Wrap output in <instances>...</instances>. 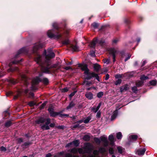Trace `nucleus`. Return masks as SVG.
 <instances>
[{"instance_id":"obj_30","label":"nucleus","mask_w":157,"mask_h":157,"mask_svg":"<svg viewBox=\"0 0 157 157\" xmlns=\"http://www.w3.org/2000/svg\"><path fill=\"white\" fill-rule=\"evenodd\" d=\"M69 151L71 153L73 154H76L78 152L77 149L75 148L71 149Z\"/></svg>"},{"instance_id":"obj_53","label":"nucleus","mask_w":157,"mask_h":157,"mask_svg":"<svg viewBox=\"0 0 157 157\" xmlns=\"http://www.w3.org/2000/svg\"><path fill=\"white\" fill-rule=\"evenodd\" d=\"M90 55L92 56H94V57L95 56V52L94 51H92L91 52Z\"/></svg>"},{"instance_id":"obj_18","label":"nucleus","mask_w":157,"mask_h":157,"mask_svg":"<svg viewBox=\"0 0 157 157\" xmlns=\"http://www.w3.org/2000/svg\"><path fill=\"white\" fill-rule=\"evenodd\" d=\"M101 105V103H99L98 106L96 107L95 106H94L91 109V110L95 113H96L98 110Z\"/></svg>"},{"instance_id":"obj_45","label":"nucleus","mask_w":157,"mask_h":157,"mask_svg":"<svg viewBox=\"0 0 157 157\" xmlns=\"http://www.w3.org/2000/svg\"><path fill=\"white\" fill-rule=\"evenodd\" d=\"M92 26L95 28H96L98 27V24L96 23H94L92 24Z\"/></svg>"},{"instance_id":"obj_40","label":"nucleus","mask_w":157,"mask_h":157,"mask_svg":"<svg viewBox=\"0 0 157 157\" xmlns=\"http://www.w3.org/2000/svg\"><path fill=\"white\" fill-rule=\"evenodd\" d=\"M121 82V79H118L115 82V84L116 85H117L120 84Z\"/></svg>"},{"instance_id":"obj_49","label":"nucleus","mask_w":157,"mask_h":157,"mask_svg":"<svg viewBox=\"0 0 157 157\" xmlns=\"http://www.w3.org/2000/svg\"><path fill=\"white\" fill-rule=\"evenodd\" d=\"M76 92V91H75L71 93L69 95V97L71 98L72 97L75 95Z\"/></svg>"},{"instance_id":"obj_7","label":"nucleus","mask_w":157,"mask_h":157,"mask_svg":"<svg viewBox=\"0 0 157 157\" xmlns=\"http://www.w3.org/2000/svg\"><path fill=\"white\" fill-rule=\"evenodd\" d=\"M48 110L52 117H54L58 115H59L60 117H67L69 116L68 114H61L59 113L55 112L54 111V109L51 107H49Z\"/></svg>"},{"instance_id":"obj_27","label":"nucleus","mask_w":157,"mask_h":157,"mask_svg":"<svg viewBox=\"0 0 157 157\" xmlns=\"http://www.w3.org/2000/svg\"><path fill=\"white\" fill-rule=\"evenodd\" d=\"M144 82V81H143L142 80L140 81H139L136 82V86L137 87H140L143 85Z\"/></svg>"},{"instance_id":"obj_25","label":"nucleus","mask_w":157,"mask_h":157,"mask_svg":"<svg viewBox=\"0 0 157 157\" xmlns=\"http://www.w3.org/2000/svg\"><path fill=\"white\" fill-rule=\"evenodd\" d=\"M94 70L96 71H98L99 70L100 68V66L99 64H98L97 63H96L94 65Z\"/></svg>"},{"instance_id":"obj_16","label":"nucleus","mask_w":157,"mask_h":157,"mask_svg":"<svg viewBox=\"0 0 157 157\" xmlns=\"http://www.w3.org/2000/svg\"><path fill=\"white\" fill-rule=\"evenodd\" d=\"M138 137L136 135H130L128 137V140L129 142H132L136 140Z\"/></svg>"},{"instance_id":"obj_10","label":"nucleus","mask_w":157,"mask_h":157,"mask_svg":"<svg viewBox=\"0 0 157 157\" xmlns=\"http://www.w3.org/2000/svg\"><path fill=\"white\" fill-rule=\"evenodd\" d=\"M22 60V59H21L20 61L15 60L12 62L10 63L9 64V66L10 67V68L8 70V71H18V68L17 67H15L14 68L10 67L11 66L12 64H17L19 63Z\"/></svg>"},{"instance_id":"obj_22","label":"nucleus","mask_w":157,"mask_h":157,"mask_svg":"<svg viewBox=\"0 0 157 157\" xmlns=\"http://www.w3.org/2000/svg\"><path fill=\"white\" fill-rule=\"evenodd\" d=\"M118 115V111L117 110H116L113 113V114L111 116V120L113 121L117 117Z\"/></svg>"},{"instance_id":"obj_61","label":"nucleus","mask_w":157,"mask_h":157,"mask_svg":"<svg viewBox=\"0 0 157 157\" xmlns=\"http://www.w3.org/2000/svg\"><path fill=\"white\" fill-rule=\"evenodd\" d=\"M52 155L50 153H49L46 155V157H51Z\"/></svg>"},{"instance_id":"obj_43","label":"nucleus","mask_w":157,"mask_h":157,"mask_svg":"<svg viewBox=\"0 0 157 157\" xmlns=\"http://www.w3.org/2000/svg\"><path fill=\"white\" fill-rule=\"evenodd\" d=\"M53 27L56 29H58V24L56 23H54L52 24Z\"/></svg>"},{"instance_id":"obj_42","label":"nucleus","mask_w":157,"mask_h":157,"mask_svg":"<svg viewBox=\"0 0 157 157\" xmlns=\"http://www.w3.org/2000/svg\"><path fill=\"white\" fill-rule=\"evenodd\" d=\"M114 152V151L113 148H110L109 149V154L112 155L113 154Z\"/></svg>"},{"instance_id":"obj_12","label":"nucleus","mask_w":157,"mask_h":157,"mask_svg":"<svg viewBox=\"0 0 157 157\" xmlns=\"http://www.w3.org/2000/svg\"><path fill=\"white\" fill-rule=\"evenodd\" d=\"M100 139L101 140V141L103 142V145L104 147H106L108 146L109 142L107 140V137L103 136L100 137Z\"/></svg>"},{"instance_id":"obj_6","label":"nucleus","mask_w":157,"mask_h":157,"mask_svg":"<svg viewBox=\"0 0 157 157\" xmlns=\"http://www.w3.org/2000/svg\"><path fill=\"white\" fill-rule=\"evenodd\" d=\"M47 35L49 38L54 39H59L61 36L58 31L55 32L53 29L49 30L47 32Z\"/></svg>"},{"instance_id":"obj_31","label":"nucleus","mask_w":157,"mask_h":157,"mask_svg":"<svg viewBox=\"0 0 157 157\" xmlns=\"http://www.w3.org/2000/svg\"><path fill=\"white\" fill-rule=\"evenodd\" d=\"M94 140L97 144H100L101 143V141L100 138H98L95 137L94 138Z\"/></svg>"},{"instance_id":"obj_44","label":"nucleus","mask_w":157,"mask_h":157,"mask_svg":"<svg viewBox=\"0 0 157 157\" xmlns=\"http://www.w3.org/2000/svg\"><path fill=\"white\" fill-rule=\"evenodd\" d=\"M150 83L152 85H155L156 84V81L155 80H152L150 82Z\"/></svg>"},{"instance_id":"obj_3","label":"nucleus","mask_w":157,"mask_h":157,"mask_svg":"<svg viewBox=\"0 0 157 157\" xmlns=\"http://www.w3.org/2000/svg\"><path fill=\"white\" fill-rule=\"evenodd\" d=\"M50 119L40 117L36 121V123L41 125V128L43 130H48L50 128L48 125L50 123Z\"/></svg>"},{"instance_id":"obj_63","label":"nucleus","mask_w":157,"mask_h":157,"mask_svg":"<svg viewBox=\"0 0 157 157\" xmlns=\"http://www.w3.org/2000/svg\"><path fill=\"white\" fill-rule=\"evenodd\" d=\"M118 41V40L117 39H115L113 40V43L114 44L117 43Z\"/></svg>"},{"instance_id":"obj_52","label":"nucleus","mask_w":157,"mask_h":157,"mask_svg":"<svg viewBox=\"0 0 157 157\" xmlns=\"http://www.w3.org/2000/svg\"><path fill=\"white\" fill-rule=\"evenodd\" d=\"M17 141L18 143L20 144L21 142H23V140L22 138H20L17 139Z\"/></svg>"},{"instance_id":"obj_15","label":"nucleus","mask_w":157,"mask_h":157,"mask_svg":"<svg viewBox=\"0 0 157 157\" xmlns=\"http://www.w3.org/2000/svg\"><path fill=\"white\" fill-rule=\"evenodd\" d=\"M146 151V149L144 148H140L137 150L136 152V153L139 155H142L144 154Z\"/></svg>"},{"instance_id":"obj_2","label":"nucleus","mask_w":157,"mask_h":157,"mask_svg":"<svg viewBox=\"0 0 157 157\" xmlns=\"http://www.w3.org/2000/svg\"><path fill=\"white\" fill-rule=\"evenodd\" d=\"M82 70L84 71V74L86 79L88 80L91 79L92 78L95 77L96 79L98 81H100L98 75L94 72H90L89 70L86 65L82 66L81 67Z\"/></svg>"},{"instance_id":"obj_50","label":"nucleus","mask_w":157,"mask_h":157,"mask_svg":"<svg viewBox=\"0 0 157 157\" xmlns=\"http://www.w3.org/2000/svg\"><path fill=\"white\" fill-rule=\"evenodd\" d=\"M68 90V89L67 88L65 87L62 90V91L63 92H67Z\"/></svg>"},{"instance_id":"obj_34","label":"nucleus","mask_w":157,"mask_h":157,"mask_svg":"<svg viewBox=\"0 0 157 157\" xmlns=\"http://www.w3.org/2000/svg\"><path fill=\"white\" fill-rule=\"evenodd\" d=\"M122 137V135L121 132H119L117 134V138L118 139H121Z\"/></svg>"},{"instance_id":"obj_4","label":"nucleus","mask_w":157,"mask_h":157,"mask_svg":"<svg viewBox=\"0 0 157 157\" xmlns=\"http://www.w3.org/2000/svg\"><path fill=\"white\" fill-rule=\"evenodd\" d=\"M93 146L90 143H87L85 144V146L83 149L82 148H78L77 150L80 154H84L85 153H88L89 155L86 157H87L90 153L92 151V147Z\"/></svg>"},{"instance_id":"obj_33","label":"nucleus","mask_w":157,"mask_h":157,"mask_svg":"<svg viewBox=\"0 0 157 157\" xmlns=\"http://www.w3.org/2000/svg\"><path fill=\"white\" fill-rule=\"evenodd\" d=\"M104 95V93L103 92H100L97 94V96L99 98H101Z\"/></svg>"},{"instance_id":"obj_13","label":"nucleus","mask_w":157,"mask_h":157,"mask_svg":"<svg viewBox=\"0 0 157 157\" xmlns=\"http://www.w3.org/2000/svg\"><path fill=\"white\" fill-rule=\"evenodd\" d=\"M80 144L79 141L78 140H75L72 142L69 143L67 144L65 147H68L70 146L71 145L74 144L75 146L76 147L78 146Z\"/></svg>"},{"instance_id":"obj_47","label":"nucleus","mask_w":157,"mask_h":157,"mask_svg":"<svg viewBox=\"0 0 157 157\" xmlns=\"http://www.w3.org/2000/svg\"><path fill=\"white\" fill-rule=\"evenodd\" d=\"M103 61L104 63L108 64L109 63L110 59H104Z\"/></svg>"},{"instance_id":"obj_21","label":"nucleus","mask_w":157,"mask_h":157,"mask_svg":"<svg viewBox=\"0 0 157 157\" xmlns=\"http://www.w3.org/2000/svg\"><path fill=\"white\" fill-rule=\"evenodd\" d=\"M21 78L22 79V80L24 82L25 84L27 85L29 83L28 81V78H27L26 75H21Z\"/></svg>"},{"instance_id":"obj_24","label":"nucleus","mask_w":157,"mask_h":157,"mask_svg":"<svg viewBox=\"0 0 157 157\" xmlns=\"http://www.w3.org/2000/svg\"><path fill=\"white\" fill-rule=\"evenodd\" d=\"M75 105V103L73 101H72L70 103L68 106L67 107V109H70L73 107Z\"/></svg>"},{"instance_id":"obj_56","label":"nucleus","mask_w":157,"mask_h":157,"mask_svg":"<svg viewBox=\"0 0 157 157\" xmlns=\"http://www.w3.org/2000/svg\"><path fill=\"white\" fill-rule=\"evenodd\" d=\"M0 149L2 151H6V147H4L3 146L1 147Z\"/></svg>"},{"instance_id":"obj_32","label":"nucleus","mask_w":157,"mask_h":157,"mask_svg":"<svg viewBox=\"0 0 157 157\" xmlns=\"http://www.w3.org/2000/svg\"><path fill=\"white\" fill-rule=\"evenodd\" d=\"M148 78V77L147 76H145L144 75H141L140 78L141 80L143 81L144 80L147 79Z\"/></svg>"},{"instance_id":"obj_14","label":"nucleus","mask_w":157,"mask_h":157,"mask_svg":"<svg viewBox=\"0 0 157 157\" xmlns=\"http://www.w3.org/2000/svg\"><path fill=\"white\" fill-rule=\"evenodd\" d=\"M117 51L114 48H112L110 49L109 53L111 54L113 56V61L114 62L115 60V55L117 53Z\"/></svg>"},{"instance_id":"obj_39","label":"nucleus","mask_w":157,"mask_h":157,"mask_svg":"<svg viewBox=\"0 0 157 157\" xmlns=\"http://www.w3.org/2000/svg\"><path fill=\"white\" fill-rule=\"evenodd\" d=\"M137 86H134L132 87V91L135 93H136L137 91Z\"/></svg>"},{"instance_id":"obj_55","label":"nucleus","mask_w":157,"mask_h":157,"mask_svg":"<svg viewBox=\"0 0 157 157\" xmlns=\"http://www.w3.org/2000/svg\"><path fill=\"white\" fill-rule=\"evenodd\" d=\"M66 157H72V155L71 153H67L65 154Z\"/></svg>"},{"instance_id":"obj_19","label":"nucleus","mask_w":157,"mask_h":157,"mask_svg":"<svg viewBox=\"0 0 157 157\" xmlns=\"http://www.w3.org/2000/svg\"><path fill=\"white\" fill-rule=\"evenodd\" d=\"M85 97L89 100H91L93 98V94L90 92H87L85 94Z\"/></svg>"},{"instance_id":"obj_8","label":"nucleus","mask_w":157,"mask_h":157,"mask_svg":"<svg viewBox=\"0 0 157 157\" xmlns=\"http://www.w3.org/2000/svg\"><path fill=\"white\" fill-rule=\"evenodd\" d=\"M42 80L39 77H36L34 78L32 81L31 90H34L37 89V87L35 85H37L41 82Z\"/></svg>"},{"instance_id":"obj_36","label":"nucleus","mask_w":157,"mask_h":157,"mask_svg":"<svg viewBox=\"0 0 157 157\" xmlns=\"http://www.w3.org/2000/svg\"><path fill=\"white\" fill-rule=\"evenodd\" d=\"M42 81L44 82V83L45 84H47L48 83V80L46 78H44L42 80Z\"/></svg>"},{"instance_id":"obj_59","label":"nucleus","mask_w":157,"mask_h":157,"mask_svg":"<svg viewBox=\"0 0 157 157\" xmlns=\"http://www.w3.org/2000/svg\"><path fill=\"white\" fill-rule=\"evenodd\" d=\"M46 105V103H43L41 105L40 107L41 109H42L43 108V107L45 105Z\"/></svg>"},{"instance_id":"obj_37","label":"nucleus","mask_w":157,"mask_h":157,"mask_svg":"<svg viewBox=\"0 0 157 157\" xmlns=\"http://www.w3.org/2000/svg\"><path fill=\"white\" fill-rule=\"evenodd\" d=\"M109 140L111 142H113L114 140L113 136L112 135H110L109 136Z\"/></svg>"},{"instance_id":"obj_57","label":"nucleus","mask_w":157,"mask_h":157,"mask_svg":"<svg viewBox=\"0 0 157 157\" xmlns=\"http://www.w3.org/2000/svg\"><path fill=\"white\" fill-rule=\"evenodd\" d=\"M79 125L78 124H77L73 126L72 127L74 128H76L79 127Z\"/></svg>"},{"instance_id":"obj_41","label":"nucleus","mask_w":157,"mask_h":157,"mask_svg":"<svg viewBox=\"0 0 157 157\" xmlns=\"http://www.w3.org/2000/svg\"><path fill=\"white\" fill-rule=\"evenodd\" d=\"M11 124V122L10 121H8L6 122L5 124V126L6 127H9Z\"/></svg>"},{"instance_id":"obj_23","label":"nucleus","mask_w":157,"mask_h":157,"mask_svg":"<svg viewBox=\"0 0 157 157\" xmlns=\"http://www.w3.org/2000/svg\"><path fill=\"white\" fill-rule=\"evenodd\" d=\"M128 89V85H125L120 88V91L121 92H122L124 91L127 90Z\"/></svg>"},{"instance_id":"obj_64","label":"nucleus","mask_w":157,"mask_h":157,"mask_svg":"<svg viewBox=\"0 0 157 157\" xmlns=\"http://www.w3.org/2000/svg\"><path fill=\"white\" fill-rule=\"evenodd\" d=\"M65 69H66V70H68L69 69H71V67H70V66H68V67H65Z\"/></svg>"},{"instance_id":"obj_11","label":"nucleus","mask_w":157,"mask_h":157,"mask_svg":"<svg viewBox=\"0 0 157 157\" xmlns=\"http://www.w3.org/2000/svg\"><path fill=\"white\" fill-rule=\"evenodd\" d=\"M43 45L40 43L36 44L33 46V52L34 53H36L38 49L41 48L43 47Z\"/></svg>"},{"instance_id":"obj_54","label":"nucleus","mask_w":157,"mask_h":157,"mask_svg":"<svg viewBox=\"0 0 157 157\" xmlns=\"http://www.w3.org/2000/svg\"><path fill=\"white\" fill-rule=\"evenodd\" d=\"M35 105V103L33 101H31L29 102V105L30 106H33Z\"/></svg>"},{"instance_id":"obj_28","label":"nucleus","mask_w":157,"mask_h":157,"mask_svg":"<svg viewBox=\"0 0 157 157\" xmlns=\"http://www.w3.org/2000/svg\"><path fill=\"white\" fill-rule=\"evenodd\" d=\"M31 144V143L29 142H25L22 145V147L23 148H25L28 147Z\"/></svg>"},{"instance_id":"obj_17","label":"nucleus","mask_w":157,"mask_h":157,"mask_svg":"<svg viewBox=\"0 0 157 157\" xmlns=\"http://www.w3.org/2000/svg\"><path fill=\"white\" fill-rule=\"evenodd\" d=\"M70 47L71 48L72 51H78L79 50V48L76 44L74 45L72 44H70L69 45Z\"/></svg>"},{"instance_id":"obj_60","label":"nucleus","mask_w":157,"mask_h":157,"mask_svg":"<svg viewBox=\"0 0 157 157\" xmlns=\"http://www.w3.org/2000/svg\"><path fill=\"white\" fill-rule=\"evenodd\" d=\"M116 78H121L122 77V75H117L116 76Z\"/></svg>"},{"instance_id":"obj_20","label":"nucleus","mask_w":157,"mask_h":157,"mask_svg":"<svg viewBox=\"0 0 157 157\" xmlns=\"http://www.w3.org/2000/svg\"><path fill=\"white\" fill-rule=\"evenodd\" d=\"M26 52V50L25 48H23L20 49L18 52L17 54L16 55L15 57H17L20 54H21L23 53H25Z\"/></svg>"},{"instance_id":"obj_58","label":"nucleus","mask_w":157,"mask_h":157,"mask_svg":"<svg viewBox=\"0 0 157 157\" xmlns=\"http://www.w3.org/2000/svg\"><path fill=\"white\" fill-rule=\"evenodd\" d=\"M109 78V75L108 74L106 75L105 79L107 80Z\"/></svg>"},{"instance_id":"obj_26","label":"nucleus","mask_w":157,"mask_h":157,"mask_svg":"<svg viewBox=\"0 0 157 157\" xmlns=\"http://www.w3.org/2000/svg\"><path fill=\"white\" fill-rule=\"evenodd\" d=\"M118 151L120 154H122L124 151V149L121 147H117Z\"/></svg>"},{"instance_id":"obj_35","label":"nucleus","mask_w":157,"mask_h":157,"mask_svg":"<svg viewBox=\"0 0 157 157\" xmlns=\"http://www.w3.org/2000/svg\"><path fill=\"white\" fill-rule=\"evenodd\" d=\"M83 139L85 141H88L90 140V137L88 135H86L84 136Z\"/></svg>"},{"instance_id":"obj_9","label":"nucleus","mask_w":157,"mask_h":157,"mask_svg":"<svg viewBox=\"0 0 157 157\" xmlns=\"http://www.w3.org/2000/svg\"><path fill=\"white\" fill-rule=\"evenodd\" d=\"M98 43L101 45H103L105 43V41L104 40L101 39L98 40L97 38L94 39L91 42L89 45L90 48H94L96 44Z\"/></svg>"},{"instance_id":"obj_1","label":"nucleus","mask_w":157,"mask_h":157,"mask_svg":"<svg viewBox=\"0 0 157 157\" xmlns=\"http://www.w3.org/2000/svg\"><path fill=\"white\" fill-rule=\"evenodd\" d=\"M55 56L54 52L50 50L46 51L44 50L42 55L40 56L38 54L35 58V61L40 67L42 72L47 73H50V69L52 68L56 67L57 64L51 65V59Z\"/></svg>"},{"instance_id":"obj_51","label":"nucleus","mask_w":157,"mask_h":157,"mask_svg":"<svg viewBox=\"0 0 157 157\" xmlns=\"http://www.w3.org/2000/svg\"><path fill=\"white\" fill-rule=\"evenodd\" d=\"M101 113L100 111H98L96 115V117L97 118H100L101 116Z\"/></svg>"},{"instance_id":"obj_29","label":"nucleus","mask_w":157,"mask_h":157,"mask_svg":"<svg viewBox=\"0 0 157 157\" xmlns=\"http://www.w3.org/2000/svg\"><path fill=\"white\" fill-rule=\"evenodd\" d=\"M91 119V117L90 116H89L87 117L86 119H84L83 121V122L85 124H86L88 123L90 120Z\"/></svg>"},{"instance_id":"obj_38","label":"nucleus","mask_w":157,"mask_h":157,"mask_svg":"<svg viewBox=\"0 0 157 157\" xmlns=\"http://www.w3.org/2000/svg\"><path fill=\"white\" fill-rule=\"evenodd\" d=\"M69 43V41L68 39H66L63 41V44H64L67 45Z\"/></svg>"},{"instance_id":"obj_62","label":"nucleus","mask_w":157,"mask_h":157,"mask_svg":"<svg viewBox=\"0 0 157 157\" xmlns=\"http://www.w3.org/2000/svg\"><path fill=\"white\" fill-rule=\"evenodd\" d=\"M147 62L146 60H144L143 61L141 66L143 67L146 63Z\"/></svg>"},{"instance_id":"obj_48","label":"nucleus","mask_w":157,"mask_h":157,"mask_svg":"<svg viewBox=\"0 0 157 157\" xmlns=\"http://www.w3.org/2000/svg\"><path fill=\"white\" fill-rule=\"evenodd\" d=\"M128 54V57H126L124 60V61L125 62L128 59H129L131 56V54Z\"/></svg>"},{"instance_id":"obj_5","label":"nucleus","mask_w":157,"mask_h":157,"mask_svg":"<svg viewBox=\"0 0 157 157\" xmlns=\"http://www.w3.org/2000/svg\"><path fill=\"white\" fill-rule=\"evenodd\" d=\"M92 154H90L87 157H100L99 155L100 153L103 154L106 151V150L104 147H100L99 150H93Z\"/></svg>"},{"instance_id":"obj_46","label":"nucleus","mask_w":157,"mask_h":157,"mask_svg":"<svg viewBox=\"0 0 157 157\" xmlns=\"http://www.w3.org/2000/svg\"><path fill=\"white\" fill-rule=\"evenodd\" d=\"M85 84L87 86H90V85H91L92 84V83L91 82L87 81H86L85 82Z\"/></svg>"}]
</instances>
